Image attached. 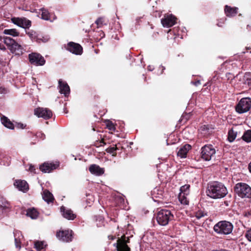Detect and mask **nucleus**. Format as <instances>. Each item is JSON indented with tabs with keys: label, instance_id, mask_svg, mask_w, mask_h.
<instances>
[{
	"label": "nucleus",
	"instance_id": "obj_36",
	"mask_svg": "<svg viewBox=\"0 0 251 251\" xmlns=\"http://www.w3.org/2000/svg\"><path fill=\"white\" fill-rule=\"evenodd\" d=\"M25 33L31 40L35 39L36 37V32L33 30H26Z\"/></svg>",
	"mask_w": 251,
	"mask_h": 251
},
{
	"label": "nucleus",
	"instance_id": "obj_49",
	"mask_svg": "<svg viewBox=\"0 0 251 251\" xmlns=\"http://www.w3.org/2000/svg\"><path fill=\"white\" fill-rule=\"evenodd\" d=\"M148 70L150 71H152L153 69H154V67L153 66H151V65L149 66L148 67Z\"/></svg>",
	"mask_w": 251,
	"mask_h": 251
},
{
	"label": "nucleus",
	"instance_id": "obj_56",
	"mask_svg": "<svg viewBox=\"0 0 251 251\" xmlns=\"http://www.w3.org/2000/svg\"><path fill=\"white\" fill-rule=\"evenodd\" d=\"M247 49L249 50L250 48H247Z\"/></svg>",
	"mask_w": 251,
	"mask_h": 251
},
{
	"label": "nucleus",
	"instance_id": "obj_24",
	"mask_svg": "<svg viewBox=\"0 0 251 251\" xmlns=\"http://www.w3.org/2000/svg\"><path fill=\"white\" fill-rule=\"evenodd\" d=\"M43 199L48 203L51 202L53 200V196L52 194L48 190H44L43 193Z\"/></svg>",
	"mask_w": 251,
	"mask_h": 251
},
{
	"label": "nucleus",
	"instance_id": "obj_15",
	"mask_svg": "<svg viewBox=\"0 0 251 251\" xmlns=\"http://www.w3.org/2000/svg\"><path fill=\"white\" fill-rule=\"evenodd\" d=\"M14 185L19 191L24 193H26L29 189L28 183L24 180H16Z\"/></svg>",
	"mask_w": 251,
	"mask_h": 251
},
{
	"label": "nucleus",
	"instance_id": "obj_38",
	"mask_svg": "<svg viewBox=\"0 0 251 251\" xmlns=\"http://www.w3.org/2000/svg\"><path fill=\"white\" fill-rule=\"evenodd\" d=\"M206 215V213L205 212H204V211H201V210H200V211H198V212H197L196 213V215H195L196 217L198 219H200L201 218L203 217H204Z\"/></svg>",
	"mask_w": 251,
	"mask_h": 251
},
{
	"label": "nucleus",
	"instance_id": "obj_11",
	"mask_svg": "<svg viewBox=\"0 0 251 251\" xmlns=\"http://www.w3.org/2000/svg\"><path fill=\"white\" fill-rule=\"evenodd\" d=\"M66 49L75 55H81L83 52L82 47L79 44L73 42L67 44Z\"/></svg>",
	"mask_w": 251,
	"mask_h": 251
},
{
	"label": "nucleus",
	"instance_id": "obj_3",
	"mask_svg": "<svg viewBox=\"0 0 251 251\" xmlns=\"http://www.w3.org/2000/svg\"><path fill=\"white\" fill-rule=\"evenodd\" d=\"M173 218L174 215L171 211L166 209H163L159 211L156 216L158 224L162 226L167 225Z\"/></svg>",
	"mask_w": 251,
	"mask_h": 251
},
{
	"label": "nucleus",
	"instance_id": "obj_47",
	"mask_svg": "<svg viewBox=\"0 0 251 251\" xmlns=\"http://www.w3.org/2000/svg\"><path fill=\"white\" fill-rule=\"evenodd\" d=\"M191 83L194 84V85H195L196 86H198V85H199L200 84H201V82H200V80H197L195 82H191Z\"/></svg>",
	"mask_w": 251,
	"mask_h": 251
},
{
	"label": "nucleus",
	"instance_id": "obj_22",
	"mask_svg": "<svg viewBox=\"0 0 251 251\" xmlns=\"http://www.w3.org/2000/svg\"><path fill=\"white\" fill-rule=\"evenodd\" d=\"M237 7H231L228 5H226L225 8V13L228 17L234 16L237 13Z\"/></svg>",
	"mask_w": 251,
	"mask_h": 251
},
{
	"label": "nucleus",
	"instance_id": "obj_18",
	"mask_svg": "<svg viewBox=\"0 0 251 251\" xmlns=\"http://www.w3.org/2000/svg\"><path fill=\"white\" fill-rule=\"evenodd\" d=\"M191 149V146L189 144H185L181 147L177 153L178 156L181 158H186L188 151Z\"/></svg>",
	"mask_w": 251,
	"mask_h": 251
},
{
	"label": "nucleus",
	"instance_id": "obj_39",
	"mask_svg": "<svg viewBox=\"0 0 251 251\" xmlns=\"http://www.w3.org/2000/svg\"><path fill=\"white\" fill-rule=\"evenodd\" d=\"M103 220V218L100 216H96V221H99V223L97 224L98 226H102Z\"/></svg>",
	"mask_w": 251,
	"mask_h": 251
},
{
	"label": "nucleus",
	"instance_id": "obj_21",
	"mask_svg": "<svg viewBox=\"0 0 251 251\" xmlns=\"http://www.w3.org/2000/svg\"><path fill=\"white\" fill-rule=\"evenodd\" d=\"M56 169L54 164L44 163L40 166V170L44 173H50L51 170Z\"/></svg>",
	"mask_w": 251,
	"mask_h": 251
},
{
	"label": "nucleus",
	"instance_id": "obj_53",
	"mask_svg": "<svg viewBox=\"0 0 251 251\" xmlns=\"http://www.w3.org/2000/svg\"><path fill=\"white\" fill-rule=\"evenodd\" d=\"M162 72H161V74H162V73H163V71L165 69V67H164L162 66Z\"/></svg>",
	"mask_w": 251,
	"mask_h": 251
},
{
	"label": "nucleus",
	"instance_id": "obj_54",
	"mask_svg": "<svg viewBox=\"0 0 251 251\" xmlns=\"http://www.w3.org/2000/svg\"><path fill=\"white\" fill-rule=\"evenodd\" d=\"M217 25L219 26H221V25H219V24H218Z\"/></svg>",
	"mask_w": 251,
	"mask_h": 251
},
{
	"label": "nucleus",
	"instance_id": "obj_33",
	"mask_svg": "<svg viewBox=\"0 0 251 251\" xmlns=\"http://www.w3.org/2000/svg\"><path fill=\"white\" fill-rule=\"evenodd\" d=\"M190 193V185L185 184L180 188V193L188 195Z\"/></svg>",
	"mask_w": 251,
	"mask_h": 251
},
{
	"label": "nucleus",
	"instance_id": "obj_41",
	"mask_svg": "<svg viewBox=\"0 0 251 251\" xmlns=\"http://www.w3.org/2000/svg\"><path fill=\"white\" fill-rule=\"evenodd\" d=\"M245 77L247 78V80L248 81V84L251 86V74L250 73H246Z\"/></svg>",
	"mask_w": 251,
	"mask_h": 251
},
{
	"label": "nucleus",
	"instance_id": "obj_45",
	"mask_svg": "<svg viewBox=\"0 0 251 251\" xmlns=\"http://www.w3.org/2000/svg\"><path fill=\"white\" fill-rule=\"evenodd\" d=\"M103 22L102 18H100L98 19L95 22L96 24H97L98 25H102Z\"/></svg>",
	"mask_w": 251,
	"mask_h": 251
},
{
	"label": "nucleus",
	"instance_id": "obj_12",
	"mask_svg": "<svg viewBox=\"0 0 251 251\" xmlns=\"http://www.w3.org/2000/svg\"><path fill=\"white\" fill-rule=\"evenodd\" d=\"M73 231L71 230H66L60 231L56 233V236L59 240L64 242H70L72 240Z\"/></svg>",
	"mask_w": 251,
	"mask_h": 251
},
{
	"label": "nucleus",
	"instance_id": "obj_17",
	"mask_svg": "<svg viewBox=\"0 0 251 251\" xmlns=\"http://www.w3.org/2000/svg\"><path fill=\"white\" fill-rule=\"evenodd\" d=\"M90 172L95 176H100L103 175L104 173V169L103 168H100L97 164H92L89 168Z\"/></svg>",
	"mask_w": 251,
	"mask_h": 251
},
{
	"label": "nucleus",
	"instance_id": "obj_26",
	"mask_svg": "<svg viewBox=\"0 0 251 251\" xmlns=\"http://www.w3.org/2000/svg\"><path fill=\"white\" fill-rule=\"evenodd\" d=\"M3 34L9 35L13 37L19 36L20 33L15 28L5 29L3 31Z\"/></svg>",
	"mask_w": 251,
	"mask_h": 251
},
{
	"label": "nucleus",
	"instance_id": "obj_13",
	"mask_svg": "<svg viewBox=\"0 0 251 251\" xmlns=\"http://www.w3.org/2000/svg\"><path fill=\"white\" fill-rule=\"evenodd\" d=\"M176 18L173 15H165L161 19V24L164 27H170L176 23Z\"/></svg>",
	"mask_w": 251,
	"mask_h": 251
},
{
	"label": "nucleus",
	"instance_id": "obj_46",
	"mask_svg": "<svg viewBox=\"0 0 251 251\" xmlns=\"http://www.w3.org/2000/svg\"><path fill=\"white\" fill-rule=\"evenodd\" d=\"M25 125H24V124L22 123H19L17 124V127L19 128L24 129L25 127Z\"/></svg>",
	"mask_w": 251,
	"mask_h": 251
},
{
	"label": "nucleus",
	"instance_id": "obj_25",
	"mask_svg": "<svg viewBox=\"0 0 251 251\" xmlns=\"http://www.w3.org/2000/svg\"><path fill=\"white\" fill-rule=\"evenodd\" d=\"M39 213L35 208H29L26 211V215L32 219H36L38 217Z\"/></svg>",
	"mask_w": 251,
	"mask_h": 251
},
{
	"label": "nucleus",
	"instance_id": "obj_1",
	"mask_svg": "<svg viewBox=\"0 0 251 251\" xmlns=\"http://www.w3.org/2000/svg\"><path fill=\"white\" fill-rule=\"evenodd\" d=\"M206 193L210 198L218 199L225 197L227 194L228 191L222 183L214 181L208 185Z\"/></svg>",
	"mask_w": 251,
	"mask_h": 251
},
{
	"label": "nucleus",
	"instance_id": "obj_55",
	"mask_svg": "<svg viewBox=\"0 0 251 251\" xmlns=\"http://www.w3.org/2000/svg\"><path fill=\"white\" fill-rule=\"evenodd\" d=\"M0 47H1V45L0 44ZM0 49H2V48H1V47H0Z\"/></svg>",
	"mask_w": 251,
	"mask_h": 251
},
{
	"label": "nucleus",
	"instance_id": "obj_4",
	"mask_svg": "<svg viewBox=\"0 0 251 251\" xmlns=\"http://www.w3.org/2000/svg\"><path fill=\"white\" fill-rule=\"evenodd\" d=\"M235 193L241 198H251V187L247 183L239 182L234 188Z\"/></svg>",
	"mask_w": 251,
	"mask_h": 251
},
{
	"label": "nucleus",
	"instance_id": "obj_32",
	"mask_svg": "<svg viewBox=\"0 0 251 251\" xmlns=\"http://www.w3.org/2000/svg\"><path fill=\"white\" fill-rule=\"evenodd\" d=\"M46 246V245L43 241H36L34 243V247L38 251L44 249Z\"/></svg>",
	"mask_w": 251,
	"mask_h": 251
},
{
	"label": "nucleus",
	"instance_id": "obj_48",
	"mask_svg": "<svg viewBox=\"0 0 251 251\" xmlns=\"http://www.w3.org/2000/svg\"><path fill=\"white\" fill-rule=\"evenodd\" d=\"M49 38L48 37H46V38H44V37H43V39H41L42 41L43 42H47L48 40H49Z\"/></svg>",
	"mask_w": 251,
	"mask_h": 251
},
{
	"label": "nucleus",
	"instance_id": "obj_23",
	"mask_svg": "<svg viewBox=\"0 0 251 251\" xmlns=\"http://www.w3.org/2000/svg\"><path fill=\"white\" fill-rule=\"evenodd\" d=\"M2 124L7 128L13 129L14 128L13 124L6 117L2 116L0 118Z\"/></svg>",
	"mask_w": 251,
	"mask_h": 251
},
{
	"label": "nucleus",
	"instance_id": "obj_6",
	"mask_svg": "<svg viewBox=\"0 0 251 251\" xmlns=\"http://www.w3.org/2000/svg\"><path fill=\"white\" fill-rule=\"evenodd\" d=\"M251 108V99L246 97L240 100L236 106V110L238 113L242 114L248 112Z\"/></svg>",
	"mask_w": 251,
	"mask_h": 251
},
{
	"label": "nucleus",
	"instance_id": "obj_42",
	"mask_svg": "<svg viewBox=\"0 0 251 251\" xmlns=\"http://www.w3.org/2000/svg\"><path fill=\"white\" fill-rule=\"evenodd\" d=\"M36 136L38 138H39L40 139H41V140H44L45 138V135L44 134V133H42V132H38L36 134Z\"/></svg>",
	"mask_w": 251,
	"mask_h": 251
},
{
	"label": "nucleus",
	"instance_id": "obj_31",
	"mask_svg": "<svg viewBox=\"0 0 251 251\" xmlns=\"http://www.w3.org/2000/svg\"><path fill=\"white\" fill-rule=\"evenodd\" d=\"M242 138L247 143L251 142V130H248L243 135Z\"/></svg>",
	"mask_w": 251,
	"mask_h": 251
},
{
	"label": "nucleus",
	"instance_id": "obj_8",
	"mask_svg": "<svg viewBox=\"0 0 251 251\" xmlns=\"http://www.w3.org/2000/svg\"><path fill=\"white\" fill-rule=\"evenodd\" d=\"M11 21L14 24L25 29H28L31 25V21L24 17H14L11 19Z\"/></svg>",
	"mask_w": 251,
	"mask_h": 251
},
{
	"label": "nucleus",
	"instance_id": "obj_51",
	"mask_svg": "<svg viewBox=\"0 0 251 251\" xmlns=\"http://www.w3.org/2000/svg\"><path fill=\"white\" fill-rule=\"evenodd\" d=\"M224 203L226 206H228L229 205L228 202L227 201H225Z\"/></svg>",
	"mask_w": 251,
	"mask_h": 251
},
{
	"label": "nucleus",
	"instance_id": "obj_9",
	"mask_svg": "<svg viewBox=\"0 0 251 251\" xmlns=\"http://www.w3.org/2000/svg\"><path fill=\"white\" fill-rule=\"evenodd\" d=\"M29 59L31 64L36 66H43L46 61L44 58L37 53H32L29 54Z\"/></svg>",
	"mask_w": 251,
	"mask_h": 251
},
{
	"label": "nucleus",
	"instance_id": "obj_50",
	"mask_svg": "<svg viewBox=\"0 0 251 251\" xmlns=\"http://www.w3.org/2000/svg\"><path fill=\"white\" fill-rule=\"evenodd\" d=\"M248 168L250 173H251V162L249 164Z\"/></svg>",
	"mask_w": 251,
	"mask_h": 251
},
{
	"label": "nucleus",
	"instance_id": "obj_19",
	"mask_svg": "<svg viewBox=\"0 0 251 251\" xmlns=\"http://www.w3.org/2000/svg\"><path fill=\"white\" fill-rule=\"evenodd\" d=\"M13 234L16 248L20 249L21 247V241L23 239L24 237L22 234V232L19 230H15L13 232Z\"/></svg>",
	"mask_w": 251,
	"mask_h": 251
},
{
	"label": "nucleus",
	"instance_id": "obj_7",
	"mask_svg": "<svg viewBox=\"0 0 251 251\" xmlns=\"http://www.w3.org/2000/svg\"><path fill=\"white\" fill-rule=\"evenodd\" d=\"M201 157L205 161H209L216 153V150L211 145H206L201 150Z\"/></svg>",
	"mask_w": 251,
	"mask_h": 251
},
{
	"label": "nucleus",
	"instance_id": "obj_10",
	"mask_svg": "<svg viewBox=\"0 0 251 251\" xmlns=\"http://www.w3.org/2000/svg\"><path fill=\"white\" fill-rule=\"evenodd\" d=\"M34 114L38 117L49 119L52 116V111L47 108L39 107L35 109Z\"/></svg>",
	"mask_w": 251,
	"mask_h": 251
},
{
	"label": "nucleus",
	"instance_id": "obj_44",
	"mask_svg": "<svg viewBox=\"0 0 251 251\" xmlns=\"http://www.w3.org/2000/svg\"><path fill=\"white\" fill-rule=\"evenodd\" d=\"M28 170L31 172L33 173H35V168L34 166H32L30 165L29 167Z\"/></svg>",
	"mask_w": 251,
	"mask_h": 251
},
{
	"label": "nucleus",
	"instance_id": "obj_20",
	"mask_svg": "<svg viewBox=\"0 0 251 251\" xmlns=\"http://www.w3.org/2000/svg\"><path fill=\"white\" fill-rule=\"evenodd\" d=\"M114 245L116 246L118 251H130V249L127 245L120 238Z\"/></svg>",
	"mask_w": 251,
	"mask_h": 251
},
{
	"label": "nucleus",
	"instance_id": "obj_37",
	"mask_svg": "<svg viewBox=\"0 0 251 251\" xmlns=\"http://www.w3.org/2000/svg\"><path fill=\"white\" fill-rule=\"evenodd\" d=\"M107 127L111 131H115V127L114 124L110 121L108 120L106 123Z\"/></svg>",
	"mask_w": 251,
	"mask_h": 251
},
{
	"label": "nucleus",
	"instance_id": "obj_35",
	"mask_svg": "<svg viewBox=\"0 0 251 251\" xmlns=\"http://www.w3.org/2000/svg\"><path fill=\"white\" fill-rule=\"evenodd\" d=\"M209 129L208 125H203L200 127L199 131L201 134L205 135L208 133Z\"/></svg>",
	"mask_w": 251,
	"mask_h": 251
},
{
	"label": "nucleus",
	"instance_id": "obj_34",
	"mask_svg": "<svg viewBox=\"0 0 251 251\" xmlns=\"http://www.w3.org/2000/svg\"><path fill=\"white\" fill-rule=\"evenodd\" d=\"M118 150V148L115 145L112 147H110L105 150L106 151L109 153L112 154V156H115L116 155V151Z\"/></svg>",
	"mask_w": 251,
	"mask_h": 251
},
{
	"label": "nucleus",
	"instance_id": "obj_14",
	"mask_svg": "<svg viewBox=\"0 0 251 251\" xmlns=\"http://www.w3.org/2000/svg\"><path fill=\"white\" fill-rule=\"evenodd\" d=\"M60 212L63 217L68 220H73L76 217V215L71 209L65 206L61 207Z\"/></svg>",
	"mask_w": 251,
	"mask_h": 251
},
{
	"label": "nucleus",
	"instance_id": "obj_27",
	"mask_svg": "<svg viewBox=\"0 0 251 251\" xmlns=\"http://www.w3.org/2000/svg\"><path fill=\"white\" fill-rule=\"evenodd\" d=\"M40 10L42 12L41 18L42 19L46 21L50 20V13L47 9L42 8Z\"/></svg>",
	"mask_w": 251,
	"mask_h": 251
},
{
	"label": "nucleus",
	"instance_id": "obj_43",
	"mask_svg": "<svg viewBox=\"0 0 251 251\" xmlns=\"http://www.w3.org/2000/svg\"><path fill=\"white\" fill-rule=\"evenodd\" d=\"M105 143L103 140L100 141H97V143H96V146L97 147H100L104 145H105Z\"/></svg>",
	"mask_w": 251,
	"mask_h": 251
},
{
	"label": "nucleus",
	"instance_id": "obj_52",
	"mask_svg": "<svg viewBox=\"0 0 251 251\" xmlns=\"http://www.w3.org/2000/svg\"><path fill=\"white\" fill-rule=\"evenodd\" d=\"M89 200L91 201H94V198L92 196H91V198H89Z\"/></svg>",
	"mask_w": 251,
	"mask_h": 251
},
{
	"label": "nucleus",
	"instance_id": "obj_2",
	"mask_svg": "<svg viewBox=\"0 0 251 251\" xmlns=\"http://www.w3.org/2000/svg\"><path fill=\"white\" fill-rule=\"evenodd\" d=\"M233 229V224L226 221H221L214 226L213 229L217 234L228 235L230 234Z\"/></svg>",
	"mask_w": 251,
	"mask_h": 251
},
{
	"label": "nucleus",
	"instance_id": "obj_16",
	"mask_svg": "<svg viewBox=\"0 0 251 251\" xmlns=\"http://www.w3.org/2000/svg\"><path fill=\"white\" fill-rule=\"evenodd\" d=\"M59 92L61 94L64 95L65 97H67L70 92V89L68 84L63 81L62 79H59L58 81Z\"/></svg>",
	"mask_w": 251,
	"mask_h": 251
},
{
	"label": "nucleus",
	"instance_id": "obj_30",
	"mask_svg": "<svg viewBox=\"0 0 251 251\" xmlns=\"http://www.w3.org/2000/svg\"><path fill=\"white\" fill-rule=\"evenodd\" d=\"M188 195H186L185 194L179 193L178 195V199L180 202L181 204H188L189 201L187 198V196Z\"/></svg>",
	"mask_w": 251,
	"mask_h": 251
},
{
	"label": "nucleus",
	"instance_id": "obj_28",
	"mask_svg": "<svg viewBox=\"0 0 251 251\" xmlns=\"http://www.w3.org/2000/svg\"><path fill=\"white\" fill-rule=\"evenodd\" d=\"M237 131L232 128L230 129L228 132V137L227 139L229 142H232L237 136Z\"/></svg>",
	"mask_w": 251,
	"mask_h": 251
},
{
	"label": "nucleus",
	"instance_id": "obj_29",
	"mask_svg": "<svg viewBox=\"0 0 251 251\" xmlns=\"http://www.w3.org/2000/svg\"><path fill=\"white\" fill-rule=\"evenodd\" d=\"M0 208L2 210H6L10 208V204L3 198L0 199Z\"/></svg>",
	"mask_w": 251,
	"mask_h": 251
},
{
	"label": "nucleus",
	"instance_id": "obj_5",
	"mask_svg": "<svg viewBox=\"0 0 251 251\" xmlns=\"http://www.w3.org/2000/svg\"><path fill=\"white\" fill-rule=\"evenodd\" d=\"M3 41L4 44H6L12 53H14L17 55L23 54V47L14 39L10 37L6 36L3 37Z\"/></svg>",
	"mask_w": 251,
	"mask_h": 251
},
{
	"label": "nucleus",
	"instance_id": "obj_40",
	"mask_svg": "<svg viewBox=\"0 0 251 251\" xmlns=\"http://www.w3.org/2000/svg\"><path fill=\"white\" fill-rule=\"evenodd\" d=\"M245 237L249 241L251 242V228L246 231Z\"/></svg>",
	"mask_w": 251,
	"mask_h": 251
}]
</instances>
